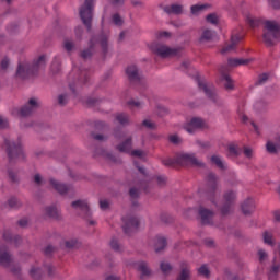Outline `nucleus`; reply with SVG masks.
<instances>
[{"instance_id":"obj_33","label":"nucleus","mask_w":280,"mask_h":280,"mask_svg":"<svg viewBox=\"0 0 280 280\" xmlns=\"http://www.w3.org/2000/svg\"><path fill=\"white\" fill-rule=\"evenodd\" d=\"M161 270L162 272L167 273L170 270H172V266L168 265V262L163 261L161 262Z\"/></svg>"},{"instance_id":"obj_31","label":"nucleus","mask_w":280,"mask_h":280,"mask_svg":"<svg viewBox=\"0 0 280 280\" xmlns=\"http://www.w3.org/2000/svg\"><path fill=\"white\" fill-rule=\"evenodd\" d=\"M237 115H238V119H241V121H243V124H246V121H248V116H246L244 110L240 109L237 112Z\"/></svg>"},{"instance_id":"obj_59","label":"nucleus","mask_w":280,"mask_h":280,"mask_svg":"<svg viewBox=\"0 0 280 280\" xmlns=\"http://www.w3.org/2000/svg\"><path fill=\"white\" fill-rule=\"evenodd\" d=\"M112 246H113V248L117 249V247H115V245H113V243H112Z\"/></svg>"},{"instance_id":"obj_35","label":"nucleus","mask_w":280,"mask_h":280,"mask_svg":"<svg viewBox=\"0 0 280 280\" xmlns=\"http://www.w3.org/2000/svg\"><path fill=\"white\" fill-rule=\"evenodd\" d=\"M117 120L119 121V124H126V121H128V116L126 114H118Z\"/></svg>"},{"instance_id":"obj_25","label":"nucleus","mask_w":280,"mask_h":280,"mask_svg":"<svg viewBox=\"0 0 280 280\" xmlns=\"http://www.w3.org/2000/svg\"><path fill=\"white\" fill-rule=\"evenodd\" d=\"M199 275H201V277H209V267H207V265H202L199 269H198Z\"/></svg>"},{"instance_id":"obj_56","label":"nucleus","mask_w":280,"mask_h":280,"mask_svg":"<svg viewBox=\"0 0 280 280\" xmlns=\"http://www.w3.org/2000/svg\"><path fill=\"white\" fill-rule=\"evenodd\" d=\"M139 172H142V173H143V167H139Z\"/></svg>"},{"instance_id":"obj_41","label":"nucleus","mask_w":280,"mask_h":280,"mask_svg":"<svg viewBox=\"0 0 280 280\" xmlns=\"http://www.w3.org/2000/svg\"><path fill=\"white\" fill-rule=\"evenodd\" d=\"M270 5H272V8L279 9L280 8V0H268Z\"/></svg>"},{"instance_id":"obj_18","label":"nucleus","mask_w":280,"mask_h":280,"mask_svg":"<svg viewBox=\"0 0 280 280\" xmlns=\"http://www.w3.org/2000/svg\"><path fill=\"white\" fill-rule=\"evenodd\" d=\"M280 272V266L275 265L269 271V280H277V275Z\"/></svg>"},{"instance_id":"obj_39","label":"nucleus","mask_w":280,"mask_h":280,"mask_svg":"<svg viewBox=\"0 0 280 280\" xmlns=\"http://www.w3.org/2000/svg\"><path fill=\"white\" fill-rule=\"evenodd\" d=\"M108 200H106V199H103V200H101L100 201V207H101V209H103V211H106V209H108Z\"/></svg>"},{"instance_id":"obj_38","label":"nucleus","mask_w":280,"mask_h":280,"mask_svg":"<svg viewBox=\"0 0 280 280\" xmlns=\"http://www.w3.org/2000/svg\"><path fill=\"white\" fill-rule=\"evenodd\" d=\"M170 36H171V34L167 33V32H160V33L158 34L159 40H163V38H170Z\"/></svg>"},{"instance_id":"obj_37","label":"nucleus","mask_w":280,"mask_h":280,"mask_svg":"<svg viewBox=\"0 0 280 280\" xmlns=\"http://www.w3.org/2000/svg\"><path fill=\"white\" fill-rule=\"evenodd\" d=\"M143 126H145V128H156V125L150 119L143 120Z\"/></svg>"},{"instance_id":"obj_19","label":"nucleus","mask_w":280,"mask_h":280,"mask_svg":"<svg viewBox=\"0 0 280 280\" xmlns=\"http://www.w3.org/2000/svg\"><path fill=\"white\" fill-rule=\"evenodd\" d=\"M230 67H240V65H248V60L246 59H230Z\"/></svg>"},{"instance_id":"obj_28","label":"nucleus","mask_w":280,"mask_h":280,"mask_svg":"<svg viewBox=\"0 0 280 280\" xmlns=\"http://www.w3.org/2000/svg\"><path fill=\"white\" fill-rule=\"evenodd\" d=\"M224 200L225 202H233L235 200V192L233 191L226 192L224 196Z\"/></svg>"},{"instance_id":"obj_36","label":"nucleus","mask_w":280,"mask_h":280,"mask_svg":"<svg viewBox=\"0 0 280 280\" xmlns=\"http://www.w3.org/2000/svg\"><path fill=\"white\" fill-rule=\"evenodd\" d=\"M199 86L200 89H202V91H205L207 95H209V91H211V89L209 88V85H207L206 82H199Z\"/></svg>"},{"instance_id":"obj_51","label":"nucleus","mask_w":280,"mask_h":280,"mask_svg":"<svg viewBox=\"0 0 280 280\" xmlns=\"http://www.w3.org/2000/svg\"><path fill=\"white\" fill-rule=\"evenodd\" d=\"M7 121L2 117H0V128H4Z\"/></svg>"},{"instance_id":"obj_22","label":"nucleus","mask_w":280,"mask_h":280,"mask_svg":"<svg viewBox=\"0 0 280 280\" xmlns=\"http://www.w3.org/2000/svg\"><path fill=\"white\" fill-rule=\"evenodd\" d=\"M168 12H171V14H180V12H183V7L180 4H173Z\"/></svg>"},{"instance_id":"obj_23","label":"nucleus","mask_w":280,"mask_h":280,"mask_svg":"<svg viewBox=\"0 0 280 280\" xmlns=\"http://www.w3.org/2000/svg\"><path fill=\"white\" fill-rule=\"evenodd\" d=\"M219 21H220V18H218V15H215V14H209L208 16H207V22L208 23H211V25H218V23H219Z\"/></svg>"},{"instance_id":"obj_6","label":"nucleus","mask_w":280,"mask_h":280,"mask_svg":"<svg viewBox=\"0 0 280 280\" xmlns=\"http://www.w3.org/2000/svg\"><path fill=\"white\" fill-rule=\"evenodd\" d=\"M152 49L155 54H158V56H161L162 58H170L171 56H176L178 54V50L170 48L165 45L153 46Z\"/></svg>"},{"instance_id":"obj_12","label":"nucleus","mask_w":280,"mask_h":280,"mask_svg":"<svg viewBox=\"0 0 280 280\" xmlns=\"http://www.w3.org/2000/svg\"><path fill=\"white\" fill-rule=\"evenodd\" d=\"M199 213L201 215V220H202L203 224H208L209 220H211V218H213V212H211L207 209H201Z\"/></svg>"},{"instance_id":"obj_17","label":"nucleus","mask_w":280,"mask_h":280,"mask_svg":"<svg viewBox=\"0 0 280 280\" xmlns=\"http://www.w3.org/2000/svg\"><path fill=\"white\" fill-rule=\"evenodd\" d=\"M213 36H215V33H213V31L203 30L201 33L200 40H211Z\"/></svg>"},{"instance_id":"obj_40","label":"nucleus","mask_w":280,"mask_h":280,"mask_svg":"<svg viewBox=\"0 0 280 280\" xmlns=\"http://www.w3.org/2000/svg\"><path fill=\"white\" fill-rule=\"evenodd\" d=\"M244 154L247 156V159H250V156H253V149L245 147Z\"/></svg>"},{"instance_id":"obj_42","label":"nucleus","mask_w":280,"mask_h":280,"mask_svg":"<svg viewBox=\"0 0 280 280\" xmlns=\"http://www.w3.org/2000/svg\"><path fill=\"white\" fill-rule=\"evenodd\" d=\"M170 141H171V143H179L180 138L178 136H171Z\"/></svg>"},{"instance_id":"obj_21","label":"nucleus","mask_w":280,"mask_h":280,"mask_svg":"<svg viewBox=\"0 0 280 280\" xmlns=\"http://www.w3.org/2000/svg\"><path fill=\"white\" fill-rule=\"evenodd\" d=\"M262 237L266 244H268L269 246H272L273 244L272 232H268V231L264 232Z\"/></svg>"},{"instance_id":"obj_5","label":"nucleus","mask_w":280,"mask_h":280,"mask_svg":"<svg viewBox=\"0 0 280 280\" xmlns=\"http://www.w3.org/2000/svg\"><path fill=\"white\" fill-rule=\"evenodd\" d=\"M184 128L186 129V132L191 135L192 132H196V130H200V128H207V122L201 118L194 117L185 124Z\"/></svg>"},{"instance_id":"obj_57","label":"nucleus","mask_w":280,"mask_h":280,"mask_svg":"<svg viewBox=\"0 0 280 280\" xmlns=\"http://www.w3.org/2000/svg\"><path fill=\"white\" fill-rule=\"evenodd\" d=\"M117 1H119V0H113V3H117Z\"/></svg>"},{"instance_id":"obj_49","label":"nucleus","mask_w":280,"mask_h":280,"mask_svg":"<svg viewBox=\"0 0 280 280\" xmlns=\"http://www.w3.org/2000/svg\"><path fill=\"white\" fill-rule=\"evenodd\" d=\"M266 80H268V74H262V75L260 77V79H259L260 84H261L262 82H266Z\"/></svg>"},{"instance_id":"obj_13","label":"nucleus","mask_w":280,"mask_h":280,"mask_svg":"<svg viewBox=\"0 0 280 280\" xmlns=\"http://www.w3.org/2000/svg\"><path fill=\"white\" fill-rule=\"evenodd\" d=\"M137 270H139L141 277H148V275H150V269L145 262H138Z\"/></svg>"},{"instance_id":"obj_32","label":"nucleus","mask_w":280,"mask_h":280,"mask_svg":"<svg viewBox=\"0 0 280 280\" xmlns=\"http://www.w3.org/2000/svg\"><path fill=\"white\" fill-rule=\"evenodd\" d=\"M258 259L259 261H266V259H268V254L264 249H259Z\"/></svg>"},{"instance_id":"obj_50","label":"nucleus","mask_w":280,"mask_h":280,"mask_svg":"<svg viewBox=\"0 0 280 280\" xmlns=\"http://www.w3.org/2000/svg\"><path fill=\"white\" fill-rule=\"evenodd\" d=\"M105 280H119L117 276H107Z\"/></svg>"},{"instance_id":"obj_16","label":"nucleus","mask_w":280,"mask_h":280,"mask_svg":"<svg viewBox=\"0 0 280 280\" xmlns=\"http://www.w3.org/2000/svg\"><path fill=\"white\" fill-rule=\"evenodd\" d=\"M50 183L52 187H55L59 191V194H67V186L65 184L58 183L55 179H51Z\"/></svg>"},{"instance_id":"obj_10","label":"nucleus","mask_w":280,"mask_h":280,"mask_svg":"<svg viewBox=\"0 0 280 280\" xmlns=\"http://www.w3.org/2000/svg\"><path fill=\"white\" fill-rule=\"evenodd\" d=\"M240 40H242V37L235 35L232 36L231 38V45L226 46L225 48L222 49L223 54H226V51H233L235 49V45H237V43H240Z\"/></svg>"},{"instance_id":"obj_29","label":"nucleus","mask_w":280,"mask_h":280,"mask_svg":"<svg viewBox=\"0 0 280 280\" xmlns=\"http://www.w3.org/2000/svg\"><path fill=\"white\" fill-rule=\"evenodd\" d=\"M112 23H114V25H121L124 23V20L121 19V16L115 14L112 18Z\"/></svg>"},{"instance_id":"obj_43","label":"nucleus","mask_w":280,"mask_h":280,"mask_svg":"<svg viewBox=\"0 0 280 280\" xmlns=\"http://www.w3.org/2000/svg\"><path fill=\"white\" fill-rule=\"evenodd\" d=\"M8 65H10V60L8 58H4L1 61V69H5L8 67Z\"/></svg>"},{"instance_id":"obj_7","label":"nucleus","mask_w":280,"mask_h":280,"mask_svg":"<svg viewBox=\"0 0 280 280\" xmlns=\"http://www.w3.org/2000/svg\"><path fill=\"white\" fill-rule=\"evenodd\" d=\"M130 148H132V144L130 140H127L118 147V150L120 152H130L131 156H138L139 159H142V156L145 155V153L141 150L130 151Z\"/></svg>"},{"instance_id":"obj_44","label":"nucleus","mask_w":280,"mask_h":280,"mask_svg":"<svg viewBox=\"0 0 280 280\" xmlns=\"http://www.w3.org/2000/svg\"><path fill=\"white\" fill-rule=\"evenodd\" d=\"M65 47H66L67 51H71V49H73V43L66 42L65 43Z\"/></svg>"},{"instance_id":"obj_34","label":"nucleus","mask_w":280,"mask_h":280,"mask_svg":"<svg viewBox=\"0 0 280 280\" xmlns=\"http://www.w3.org/2000/svg\"><path fill=\"white\" fill-rule=\"evenodd\" d=\"M5 261H10V254L4 252L0 254V264H5Z\"/></svg>"},{"instance_id":"obj_47","label":"nucleus","mask_w":280,"mask_h":280,"mask_svg":"<svg viewBox=\"0 0 280 280\" xmlns=\"http://www.w3.org/2000/svg\"><path fill=\"white\" fill-rule=\"evenodd\" d=\"M38 272H40V269H36V268L31 269V275L32 277H34V279H36V273Z\"/></svg>"},{"instance_id":"obj_27","label":"nucleus","mask_w":280,"mask_h":280,"mask_svg":"<svg viewBox=\"0 0 280 280\" xmlns=\"http://www.w3.org/2000/svg\"><path fill=\"white\" fill-rule=\"evenodd\" d=\"M247 23L250 27H257V25H259V21L253 16H247Z\"/></svg>"},{"instance_id":"obj_11","label":"nucleus","mask_w":280,"mask_h":280,"mask_svg":"<svg viewBox=\"0 0 280 280\" xmlns=\"http://www.w3.org/2000/svg\"><path fill=\"white\" fill-rule=\"evenodd\" d=\"M165 246H167V241H165V237L159 236L155 240V250H156V253H160V250H163V248H165Z\"/></svg>"},{"instance_id":"obj_55","label":"nucleus","mask_w":280,"mask_h":280,"mask_svg":"<svg viewBox=\"0 0 280 280\" xmlns=\"http://www.w3.org/2000/svg\"><path fill=\"white\" fill-rule=\"evenodd\" d=\"M129 224H130V226H132V224H135V221H130Z\"/></svg>"},{"instance_id":"obj_48","label":"nucleus","mask_w":280,"mask_h":280,"mask_svg":"<svg viewBox=\"0 0 280 280\" xmlns=\"http://www.w3.org/2000/svg\"><path fill=\"white\" fill-rule=\"evenodd\" d=\"M65 102H67V96L60 95L59 96V104H65Z\"/></svg>"},{"instance_id":"obj_61","label":"nucleus","mask_w":280,"mask_h":280,"mask_svg":"<svg viewBox=\"0 0 280 280\" xmlns=\"http://www.w3.org/2000/svg\"><path fill=\"white\" fill-rule=\"evenodd\" d=\"M9 3H10V1H12V0H7Z\"/></svg>"},{"instance_id":"obj_3","label":"nucleus","mask_w":280,"mask_h":280,"mask_svg":"<svg viewBox=\"0 0 280 280\" xmlns=\"http://www.w3.org/2000/svg\"><path fill=\"white\" fill-rule=\"evenodd\" d=\"M162 163L164 165H174V163L178 165H200V162L194 154L185 152L177 153L175 160L167 158Z\"/></svg>"},{"instance_id":"obj_60","label":"nucleus","mask_w":280,"mask_h":280,"mask_svg":"<svg viewBox=\"0 0 280 280\" xmlns=\"http://www.w3.org/2000/svg\"><path fill=\"white\" fill-rule=\"evenodd\" d=\"M20 225H21V226H23V223H22V222H20Z\"/></svg>"},{"instance_id":"obj_2","label":"nucleus","mask_w":280,"mask_h":280,"mask_svg":"<svg viewBox=\"0 0 280 280\" xmlns=\"http://www.w3.org/2000/svg\"><path fill=\"white\" fill-rule=\"evenodd\" d=\"M280 38V28L277 22L266 21L264 30V40L266 45H275Z\"/></svg>"},{"instance_id":"obj_20","label":"nucleus","mask_w":280,"mask_h":280,"mask_svg":"<svg viewBox=\"0 0 280 280\" xmlns=\"http://www.w3.org/2000/svg\"><path fill=\"white\" fill-rule=\"evenodd\" d=\"M221 80L224 83L225 89H233V81L231 80V77L223 74Z\"/></svg>"},{"instance_id":"obj_30","label":"nucleus","mask_w":280,"mask_h":280,"mask_svg":"<svg viewBox=\"0 0 280 280\" xmlns=\"http://www.w3.org/2000/svg\"><path fill=\"white\" fill-rule=\"evenodd\" d=\"M177 280H189V269H183Z\"/></svg>"},{"instance_id":"obj_46","label":"nucleus","mask_w":280,"mask_h":280,"mask_svg":"<svg viewBox=\"0 0 280 280\" xmlns=\"http://www.w3.org/2000/svg\"><path fill=\"white\" fill-rule=\"evenodd\" d=\"M66 246H67V248H73V246H75V241L66 242Z\"/></svg>"},{"instance_id":"obj_54","label":"nucleus","mask_w":280,"mask_h":280,"mask_svg":"<svg viewBox=\"0 0 280 280\" xmlns=\"http://www.w3.org/2000/svg\"><path fill=\"white\" fill-rule=\"evenodd\" d=\"M42 180L40 175H35V183L39 184Z\"/></svg>"},{"instance_id":"obj_24","label":"nucleus","mask_w":280,"mask_h":280,"mask_svg":"<svg viewBox=\"0 0 280 280\" xmlns=\"http://www.w3.org/2000/svg\"><path fill=\"white\" fill-rule=\"evenodd\" d=\"M211 162L214 163V165H217L218 167H224V162H222V159H220V156L218 155H213L211 158Z\"/></svg>"},{"instance_id":"obj_62","label":"nucleus","mask_w":280,"mask_h":280,"mask_svg":"<svg viewBox=\"0 0 280 280\" xmlns=\"http://www.w3.org/2000/svg\"><path fill=\"white\" fill-rule=\"evenodd\" d=\"M223 211V213H226V211H224V210H222Z\"/></svg>"},{"instance_id":"obj_1","label":"nucleus","mask_w":280,"mask_h":280,"mask_svg":"<svg viewBox=\"0 0 280 280\" xmlns=\"http://www.w3.org/2000/svg\"><path fill=\"white\" fill-rule=\"evenodd\" d=\"M46 60H47V57L40 56L31 66L27 61L20 62L16 70V74H15L16 78H19L20 80H23L27 78L30 73H34V71H38V69H43V67H45Z\"/></svg>"},{"instance_id":"obj_15","label":"nucleus","mask_w":280,"mask_h":280,"mask_svg":"<svg viewBox=\"0 0 280 280\" xmlns=\"http://www.w3.org/2000/svg\"><path fill=\"white\" fill-rule=\"evenodd\" d=\"M126 73L130 80H135L139 75V70H137V66H130L127 68Z\"/></svg>"},{"instance_id":"obj_52","label":"nucleus","mask_w":280,"mask_h":280,"mask_svg":"<svg viewBox=\"0 0 280 280\" xmlns=\"http://www.w3.org/2000/svg\"><path fill=\"white\" fill-rule=\"evenodd\" d=\"M89 56H91V51L86 50L82 52L83 58H89Z\"/></svg>"},{"instance_id":"obj_26","label":"nucleus","mask_w":280,"mask_h":280,"mask_svg":"<svg viewBox=\"0 0 280 280\" xmlns=\"http://www.w3.org/2000/svg\"><path fill=\"white\" fill-rule=\"evenodd\" d=\"M205 10V5L196 4L191 7V14H200Z\"/></svg>"},{"instance_id":"obj_53","label":"nucleus","mask_w":280,"mask_h":280,"mask_svg":"<svg viewBox=\"0 0 280 280\" xmlns=\"http://www.w3.org/2000/svg\"><path fill=\"white\" fill-rule=\"evenodd\" d=\"M275 218L280 222V210L275 212Z\"/></svg>"},{"instance_id":"obj_45","label":"nucleus","mask_w":280,"mask_h":280,"mask_svg":"<svg viewBox=\"0 0 280 280\" xmlns=\"http://www.w3.org/2000/svg\"><path fill=\"white\" fill-rule=\"evenodd\" d=\"M130 196L131 198H137V196H139V190L131 188L130 189Z\"/></svg>"},{"instance_id":"obj_4","label":"nucleus","mask_w":280,"mask_h":280,"mask_svg":"<svg viewBox=\"0 0 280 280\" xmlns=\"http://www.w3.org/2000/svg\"><path fill=\"white\" fill-rule=\"evenodd\" d=\"M93 1L95 0H85L84 5L80 10L81 21L88 27L91 25V19L93 18Z\"/></svg>"},{"instance_id":"obj_58","label":"nucleus","mask_w":280,"mask_h":280,"mask_svg":"<svg viewBox=\"0 0 280 280\" xmlns=\"http://www.w3.org/2000/svg\"><path fill=\"white\" fill-rule=\"evenodd\" d=\"M96 139H102V137H100V136H96Z\"/></svg>"},{"instance_id":"obj_9","label":"nucleus","mask_w":280,"mask_h":280,"mask_svg":"<svg viewBox=\"0 0 280 280\" xmlns=\"http://www.w3.org/2000/svg\"><path fill=\"white\" fill-rule=\"evenodd\" d=\"M242 211L245 215H248L255 211V200L247 199L242 205Z\"/></svg>"},{"instance_id":"obj_8","label":"nucleus","mask_w":280,"mask_h":280,"mask_svg":"<svg viewBox=\"0 0 280 280\" xmlns=\"http://www.w3.org/2000/svg\"><path fill=\"white\" fill-rule=\"evenodd\" d=\"M39 104L40 103L38 102L37 98H31L28 101V104L24 108H22L21 115H23V116L30 115V113H32V110H34V108H38Z\"/></svg>"},{"instance_id":"obj_14","label":"nucleus","mask_w":280,"mask_h":280,"mask_svg":"<svg viewBox=\"0 0 280 280\" xmlns=\"http://www.w3.org/2000/svg\"><path fill=\"white\" fill-rule=\"evenodd\" d=\"M73 209H81V211H89V203L84 200H78L72 202Z\"/></svg>"}]
</instances>
